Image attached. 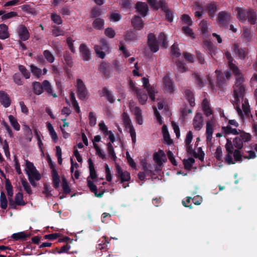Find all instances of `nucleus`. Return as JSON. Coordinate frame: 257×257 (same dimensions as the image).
<instances>
[{"instance_id": "nucleus-1", "label": "nucleus", "mask_w": 257, "mask_h": 257, "mask_svg": "<svg viewBox=\"0 0 257 257\" xmlns=\"http://www.w3.org/2000/svg\"><path fill=\"white\" fill-rule=\"evenodd\" d=\"M168 41L165 34L160 33L157 40L155 35L153 33H149L148 35L147 44L150 51L153 53H156L159 50V43H161V46L164 48L168 47Z\"/></svg>"}, {"instance_id": "nucleus-2", "label": "nucleus", "mask_w": 257, "mask_h": 257, "mask_svg": "<svg viewBox=\"0 0 257 257\" xmlns=\"http://www.w3.org/2000/svg\"><path fill=\"white\" fill-rule=\"evenodd\" d=\"M88 163L89 165V176L87 179V185L90 191L94 194V195L97 197H102L105 192V190L102 189L99 193L97 192V187L94 184L92 180L95 179L97 178V174L95 170L94 166L91 159L89 158L88 160Z\"/></svg>"}, {"instance_id": "nucleus-3", "label": "nucleus", "mask_w": 257, "mask_h": 257, "mask_svg": "<svg viewBox=\"0 0 257 257\" xmlns=\"http://www.w3.org/2000/svg\"><path fill=\"white\" fill-rule=\"evenodd\" d=\"M122 120L126 128L129 129V133L131 135L132 143L135 144L136 142V134L132 121L128 114L125 112L122 113Z\"/></svg>"}, {"instance_id": "nucleus-4", "label": "nucleus", "mask_w": 257, "mask_h": 257, "mask_svg": "<svg viewBox=\"0 0 257 257\" xmlns=\"http://www.w3.org/2000/svg\"><path fill=\"white\" fill-rule=\"evenodd\" d=\"M231 14L227 11H221L218 14L217 20L219 26L225 29L228 28Z\"/></svg>"}, {"instance_id": "nucleus-5", "label": "nucleus", "mask_w": 257, "mask_h": 257, "mask_svg": "<svg viewBox=\"0 0 257 257\" xmlns=\"http://www.w3.org/2000/svg\"><path fill=\"white\" fill-rule=\"evenodd\" d=\"M100 46L95 45L94 50L96 54L101 59H103L105 56V52H108L109 46L107 41L103 38L101 39L100 41Z\"/></svg>"}, {"instance_id": "nucleus-6", "label": "nucleus", "mask_w": 257, "mask_h": 257, "mask_svg": "<svg viewBox=\"0 0 257 257\" xmlns=\"http://www.w3.org/2000/svg\"><path fill=\"white\" fill-rule=\"evenodd\" d=\"M233 146L231 141L227 139V143L225 145L227 154L225 157V162L229 165L235 164L232 157V155L234 151Z\"/></svg>"}, {"instance_id": "nucleus-7", "label": "nucleus", "mask_w": 257, "mask_h": 257, "mask_svg": "<svg viewBox=\"0 0 257 257\" xmlns=\"http://www.w3.org/2000/svg\"><path fill=\"white\" fill-rule=\"evenodd\" d=\"M76 86L78 98L82 100H84L86 97L87 90L85 85L81 79H77Z\"/></svg>"}, {"instance_id": "nucleus-8", "label": "nucleus", "mask_w": 257, "mask_h": 257, "mask_svg": "<svg viewBox=\"0 0 257 257\" xmlns=\"http://www.w3.org/2000/svg\"><path fill=\"white\" fill-rule=\"evenodd\" d=\"M115 169V175L120 179L121 183L128 182L130 180L131 175L128 172L123 171L120 166L117 164H116Z\"/></svg>"}, {"instance_id": "nucleus-9", "label": "nucleus", "mask_w": 257, "mask_h": 257, "mask_svg": "<svg viewBox=\"0 0 257 257\" xmlns=\"http://www.w3.org/2000/svg\"><path fill=\"white\" fill-rule=\"evenodd\" d=\"M232 50L238 59L244 60L247 55V49L246 48L240 47L237 43L233 44Z\"/></svg>"}, {"instance_id": "nucleus-10", "label": "nucleus", "mask_w": 257, "mask_h": 257, "mask_svg": "<svg viewBox=\"0 0 257 257\" xmlns=\"http://www.w3.org/2000/svg\"><path fill=\"white\" fill-rule=\"evenodd\" d=\"M99 69L102 72L105 79H108L112 76V68L106 62L103 61L100 63Z\"/></svg>"}, {"instance_id": "nucleus-11", "label": "nucleus", "mask_w": 257, "mask_h": 257, "mask_svg": "<svg viewBox=\"0 0 257 257\" xmlns=\"http://www.w3.org/2000/svg\"><path fill=\"white\" fill-rule=\"evenodd\" d=\"M193 125L195 130L200 131L203 126V117L200 112L196 113L193 119Z\"/></svg>"}, {"instance_id": "nucleus-12", "label": "nucleus", "mask_w": 257, "mask_h": 257, "mask_svg": "<svg viewBox=\"0 0 257 257\" xmlns=\"http://www.w3.org/2000/svg\"><path fill=\"white\" fill-rule=\"evenodd\" d=\"M163 82L165 91L170 93H173L174 91V82L168 75H166L163 77Z\"/></svg>"}, {"instance_id": "nucleus-13", "label": "nucleus", "mask_w": 257, "mask_h": 257, "mask_svg": "<svg viewBox=\"0 0 257 257\" xmlns=\"http://www.w3.org/2000/svg\"><path fill=\"white\" fill-rule=\"evenodd\" d=\"M79 51L83 61H88L91 59V56L90 50L85 44L82 43L80 44Z\"/></svg>"}, {"instance_id": "nucleus-14", "label": "nucleus", "mask_w": 257, "mask_h": 257, "mask_svg": "<svg viewBox=\"0 0 257 257\" xmlns=\"http://www.w3.org/2000/svg\"><path fill=\"white\" fill-rule=\"evenodd\" d=\"M135 8L137 11L143 17H146L149 12V7L147 3L138 2L136 4Z\"/></svg>"}, {"instance_id": "nucleus-15", "label": "nucleus", "mask_w": 257, "mask_h": 257, "mask_svg": "<svg viewBox=\"0 0 257 257\" xmlns=\"http://www.w3.org/2000/svg\"><path fill=\"white\" fill-rule=\"evenodd\" d=\"M215 73L217 74L216 86L219 89H223L224 86L226 85V81L224 74L217 70L215 71Z\"/></svg>"}, {"instance_id": "nucleus-16", "label": "nucleus", "mask_w": 257, "mask_h": 257, "mask_svg": "<svg viewBox=\"0 0 257 257\" xmlns=\"http://www.w3.org/2000/svg\"><path fill=\"white\" fill-rule=\"evenodd\" d=\"M143 86L146 89L148 95L152 101H154L155 100V91L152 87H151L149 84V79L146 77L142 78Z\"/></svg>"}, {"instance_id": "nucleus-17", "label": "nucleus", "mask_w": 257, "mask_h": 257, "mask_svg": "<svg viewBox=\"0 0 257 257\" xmlns=\"http://www.w3.org/2000/svg\"><path fill=\"white\" fill-rule=\"evenodd\" d=\"M133 90L135 91L140 103L145 104L148 99V95L146 92L136 87L133 88Z\"/></svg>"}, {"instance_id": "nucleus-18", "label": "nucleus", "mask_w": 257, "mask_h": 257, "mask_svg": "<svg viewBox=\"0 0 257 257\" xmlns=\"http://www.w3.org/2000/svg\"><path fill=\"white\" fill-rule=\"evenodd\" d=\"M18 33L20 39L25 41L30 38V33L26 26L20 25L18 28Z\"/></svg>"}, {"instance_id": "nucleus-19", "label": "nucleus", "mask_w": 257, "mask_h": 257, "mask_svg": "<svg viewBox=\"0 0 257 257\" xmlns=\"http://www.w3.org/2000/svg\"><path fill=\"white\" fill-rule=\"evenodd\" d=\"M245 93L244 86H234L233 95L236 101H238L239 98H243Z\"/></svg>"}, {"instance_id": "nucleus-20", "label": "nucleus", "mask_w": 257, "mask_h": 257, "mask_svg": "<svg viewBox=\"0 0 257 257\" xmlns=\"http://www.w3.org/2000/svg\"><path fill=\"white\" fill-rule=\"evenodd\" d=\"M0 102L6 108L10 106L11 103L9 95L3 90L0 91Z\"/></svg>"}, {"instance_id": "nucleus-21", "label": "nucleus", "mask_w": 257, "mask_h": 257, "mask_svg": "<svg viewBox=\"0 0 257 257\" xmlns=\"http://www.w3.org/2000/svg\"><path fill=\"white\" fill-rule=\"evenodd\" d=\"M144 22L141 18L139 16H135L132 20V25L134 29L137 30H141L144 26Z\"/></svg>"}, {"instance_id": "nucleus-22", "label": "nucleus", "mask_w": 257, "mask_h": 257, "mask_svg": "<svg viewBox=\"0 0 257 257\" xmlns=\"http://www.w3.org/2000/svg\"><path fill=\"white\" fill-rule=\"evenodd\" d=\"M253 37V33L251 32L250 29L246 27H243L241 37L244 41L247 43L251 41Z\"/></svg>"}, {"instance_id": "nucleus-23", "label": "nucleus", "mask_w": 257, "mask_h": 257, "mask_svg": "<svg viewBox=\"0 0 257 257\" xmlns=\"http://www.w3.org/2000/svg\"><path fill=\"white\" fill-rule=\"evenodd\" d=\"M205 8L206 10L207 11L208 16L212 19L217 10L216 4L214 2L207 4Z\"/></svg>"}, {"instance_id": "nucleus-24", "label": "nucleus", "mask_w": 257, "mask_h": 257, "mask_svg": "<svg viewBox=\"0 0 257 257\" xmlns=\"http://www.w3.org/2000/svg\"><path fill=\"white\" fill-rule=\"evenodd\" d=\"M30 236V234L25 231H22L14 233L12 235V238L16 241H25Z\"/></svg>"}, {"instance_id": "nucleus-25", "label": "nucleus", "mask_w": 257, "mask_h": 257, "mask_svg": "<svg viewBox=\"0 0 257 257\" xmlns=\"http://www.w3.org/2000/svg\"><path fill=\"white\" fill-rule=\"evenodd\" d=\"M202 105V109L206 116L208 117L213 114V110L210 106L209 102L207 99L205 98L203 99Z\"/></svg>"}, {"instance_id": "nucleus-26", "label": "nucleus", "mask_w": 257, "mask_h": 257, "mask_svg": "<svg viewBox=\"0 0 257 257\" xmlns=\"http://www.w3.org/2000/svg\"><path fill=\"white\" fill-rule=\"evenodd\" d=\"M125 41L126 42H132L138 40V33L135 30H130L126 32Z\"/></svg>"}, {"instance_id": "nucleus-27", "label": "nucleus", "mask_w": 257, "mask_h": 257, "mask_svg": "<svg viewBox=\"0 0 257 257\" xmlns=\"http://www.w3.org/2000/svg\"><path fill=\"white\" fill-rule=\"evenodd\" d=\"M204 45L207 47L209 53L213 58L214 56L216 55L217 49L212 42L210 41H206L204 42Z\"/></svg>"}, {"instance_id": "nucleus-28", "label": "nucleus", "mask_w": 257, "mask_h": 257, "mask_svg": "<svg viewBox=\"0 0 257 257\" xmlns=\"http://www.w3.org/2000/svg\"><path fill=\"white\" fill-rule=\"evenodd\" d=\"M52 176L53 186L55 189H58L60 187L61 181L57 170L52 171Z\"/></svg>"}, {"instance_id": "nucleus-29", "label": "nucleus", "mask_w": 257, "mask_h": 257, "mask_svg": "<svg viewBox=\"0 0 257 257\" xmlns=\"http://www.w3.org/2000/svg\"><path fill=\"white\" fill-rule=\"evenodd\" d=\"M9 37L8 27L4 24H0V39L5 40Z\"/></svg>"}, {"instance_id": "nucleus-30", "label": "nucleus", "mask_w": 257, "mask_h": 257, "mask_svg": "<svg viewBox=\"0 0 257 257\" xmlns=\"http://www.w3.org/2000/svg\"><path fill=\"white\" fill-rule=\"evenodd\" d=\"M236 10L237 11V19L241 22L245 21L246 20L248 11L240 8H237Z\"/></svg>"}, {"instance_id": "nucleus-31", "label": "nucleus", "mask_w": 257, "mask_h": 257, "mask_svg": "<svg viewBox=\"0 0 257 257\" xmlns=\"http://www.w3.org/2000/svg\"><path fill=\"white\" fill-rule=\"evenodd\" d=\"M43 91L45 90L48 94H51L54 97H56L57 96L55 93H53V90L50 83L47 80L43 82Z\"/></svg>"}, {"instance_id": "nucleus-32", "label": "nucleus", "mask_w": 257, "mask_h": 257, "mask_svg": "<svg viewBox=\"0 0 257 257\" xmlns=\"http://www.w3.org/2000/svg\"><path fill=\"white\" fill-rule=\"evenodd\" d=\"M185 94L186 98L188 99L189 103L191 107L195 105V98L194 93L192 91L189 89H186L185 91Z\"/></svg>"}, {"instance_id": "nucleus-33", "label": "nucleus", "mask_w": 257, "mask_h": 257, "mask_svg": "<svg viewBox=\"0 0 257 257\" xmlns=\"http://www.w3.org/2000/svg\"><path fill=\"white\" fill-rule=\"evenodd\" d=\"M34 92L36 95H40L43 92V83L35 81L32 84Z\"/></svg>"}, {"instance_id": "nucleus-34", "label": "nucleus", "mask_w": 257, "mask_h": 257, "mask_svg": "<svg viewBox=\"0 0 257 257\" xmlns=\"http://www.w3.org/2000/svg\"><path fill=\"white\" fill-rule=\"evenodd\" d=\"M213 133V131L212 125L209 121H208L206 123V141L207 142L211 141Z\"/></svg>"}, {"instance_id": "nucleus-35", "label": "nucleus", "mask_w": 257, "mask_h": 257, "mask_svg": "<svg viewBox=\"0 0 257 257\" xmlns=\"http://www.w3.org/2000/svg\"><path fill=\"white\" fill-rule=\"evenodd\" d=\"M75 41V40L73 39V36H67L66 43H67V45L69 50L72 53H75L76 52V50L74 46V44H73V43Z\"/></svg>"}, {"instance_id": "nucleus-36", "label": "nucleus", "mask_w": 257, "mask_h": 257, "mask_svg": "<svg viewBox=\"0 0 257 257\" xmlns=\"http://www.w3.org/2000/svg\"><path fill=\"white\" fill-rule=\"evenodd\" d=\"M142 165L143 172L145 173L146 176L151 177L154 174L153 171L152 170L151 165H148L146 162H144Z\"/></svg>"}, {"instance_id": "nucleus-37", "label": "nucleus", "mask_w": 257, "mask_h": 257, "mask_svg": "<svg viewBox=\"0 0 257 257\" xmlns=\"http://www.w3.org/2000/svg\"><path fill=\"white\" fill-rule=\"evenodd\" d=\"M5 189L7 192L8 197H12L13 196V187L10 180L9 179L6 180Z\"/></svg>"}, {"instance_id": "nucleus-38", "label": "nucleus", "mask_w": 257, "mask_h": 257, "mask_svg": "<svg viewBox=\"0 0 257 257\" xmlns=\"http://www.w3.org/2000/svg\"><path fill=\"white\" fill-rule=\"evenodd\" d=\"M104 21L101 18H96L92 24L94 28L97 30H101L103 28Z\"/></svg>"}, {"instance_id": "nucleus-39", "label": "nucleus", "mask_w": 257, "mask_h": 257, "mask_svg": "<svg viewBox=\"0 0 257 257\" xmlns=\"http://www.w3.org/2000/svg\"><path fill=\"white\" fill-rule=\"evenodd\" d=\"M8 117L11 125L16 131H19L20 130V125L19 124L17 118L13 115H9Z\"/></svg>"}, {"instance_id": "nucleus-40", "label": "nucleus", "mask_w": 257, "mask_h": 257, "mask_svg": "<svg viewBox=\"0 0 257 257\" xmlns=\"http://www.w3.org/2000/svg\"><path fill=\"white\" fill-rule=\"evenodd\" d=\"M256 16L255 13L253 10H248L247 11V16L246 18V20L252 25H253L256 22Z\"/></svg>"}, {"instance_id": "nucleus-41", "label": "nucleus", "mask_w": 257, "mask_h": 257, "mask_svg": "<svg viewBox=\"0 0 257 257\" xmlns=\"http://www.w3.org/2000/svg\"><path fill=\"white\" fill-rule=\"evenodd\" d=\"M195 163V160L193 158H189L188 159H185L183 161V165L186 170H190L193 165Z\"/></svg>"}, {"instance_id": "nucleus-42", "label": "nucleus", "mask_w": 257, "mask_h": 257, "mask_svg": "<svg viewBox=\"0 0 257 257\" xmlns=\"http://www.w3.org/2000/svg\"><path fill=\"white\" fill-rule=\"evenodd\" d=\"M222 130L226 135H229L230 134L233 135H238L239 134L238 131L236 128H233L230 125L222 126Z\"/></svg>"}, {"instance_id": "nucleus-43", "label": "nucleus", "mask_w": 257, "mask_h": 257, "mask_svg": "<svg viewBox=\"0 0 257 257\" xmlns=\"http://www.w3.org/2000/svg\"><path fill=\"white\" fill-rule=\"evenodd\" d=\"M15 201L16 204L20 206H24L26 204L25 202L23 200V195L21 192H18L15 195Z\"/></svg>"}, {"instance_id": "nucleus-44", "label": "nucleus", "mask_w": 257, "mask_h": 257, "mask_svg": "<svg viewBox=\"0 0 257 257\" xmlns=\"http://www.w3.org/2000/svg\"><path fill=\"white\" fill-rule=\"evenodd\" d=\"M160 8L165 13L170 11L165 0H160L158 2L156 9L158 10Z\"/></svg>"}, {"instance_id": "nucleus-45", "label": "nucleus", "mask_w": 257, "mask_h": 257, "mask_svg": "<svg viewBox=\"0 0 257 257\" xmlns=\"http://www.w3.org/2000/svg\"><path fill=\"white\" fill-rule=\"evenodd\" d=\"M47 127L49 131L50 134L51 136L52 139L56 142L57 140V135L52 125L49 122H47Z\"/></svg>"}, {"instance_id": "nucleus-46", "label": "nucleus", "mask_w": 257, "mask_h": 257, "mask_svg": "<svg viewBox=\"0 0 257 257\" xmlns=\"http://www.w3.org/2000/svg\"><path fill=\"white\" fill-rule=\"evenodd\" d=\"M103 96H106L107 99L110 103H113L114 101V99L113 98V96L111 92L107 89L106 87H103L102 90Z\"/></svg>"}, {"instance_id": "nucleus-47", "label": "nucleus", "mask_w": 257, "mask_h": 257, "mask_svg": "<svg viewBox=\"0 0 257 257\" xmlns=\"http://www.w3.org/2000/svg\"><path fill=\"white\" fill-rule=\"evenodd\" d=\"M228 65L235 76L239 75L241 73L238 67L233 62H228Z\"/></svg>"}, {"instance_id": "nucleus-48", "label": "nucleus", "mask_w": 257, "mask_h": 257, "mask_svg": "<svg viewBox=\"0 0 257 257\" xmlns=\"http://www.w3.org/2000/svg\"><path fill=\"white\" fill-rule=\"evenodd\" d=\"M107 147L108 154L110 156L112 160L114 161H115L117 157L115 155L113 147L111 143H108L107 144Z\"/></svg>"}, {"instance_id": "nucleus-49", "label": "nucleus", "mask_w": 257, "mask_h": 257, "mask_svg": "<svg viewBox=\"0 0 257 257\" xmlns=\"http://www.w3.org/2000/svg\"><path fill=\"white\" fill-rule=\"evenodd\" d=\"M14 82L18 85H22L24 81L22 79V75L19 73H16L13 76Z\"/></svg>"}, {"instance_id": "nucleus-50", "label": "nucleus", "mask_w": 257, "mask_h": 257, "mask_svg": "<svg viewBox=\"0 0 257 257\" xmlns=\"http://www.w3.org/2000/svg\"><path fill=\"white\" fill-rule=\"evenodd\" d=\"M18 68L19 71L21 73V75L25 78V79H29L30 77V72L26 69V68L22 65H19L18 66Z\"/></svg>"}, {"instance_id": "nucleus-51", "label": "nucleus", "mask_w": 257, "mask_h": 257, "mask_svg": "<svg viewBox=\"0 0 257 257\" xmlns=\"http://www.w3.org/2000/svg\"><path fill=\"white\" fill-rule=\"evenodd\" d=\"M26 173L27 175L28 173H30L32 172H34L37 170L36 167L34 166V164L32 162H30L28 160H26Z\"/></svg>"}, {"instance_id": "nucleus-52", "label": "nucleus", "mask_w": 257, "mask_h": 257, "mask_svg": "<svg viewBox=\"0 0 257 257\" xmlns=\"http://www.w3.org/2000/svg\"><path fill=\"white\" fill-rule=\"evenodd\" d=\"M171 51L172 54L176 57H178L181 55V53L177 43H174L171 46Z\"/></svg>"}, {"instance_id": "nucleus-53", "label": "nucleus", "mask_w": 257, "mask_h": 257, "mask_svg": "<svg viewBox=\"0 0 257 257\" xmlns=\"http://www.w3.org/2000/svg\"><path fill=\"white\" fill-rule=\"evenodd\" d=\"M233 143L234 146L237 149L240 150L243 147V142L240 139V137L239 136H237L234 138L233 141Z\"/></svg>"}, {"instance_id": "nucleus-54", "label": "nucleus", "mask_w": 257, "mask_h": 257, "mask_svg": "<svg viewBox=\"0 0 257 257\" xmlns=\"http://www.w3.org/2000/svg\"><path fill=\"white\" fill-rule=\"evenodd\" d=\"M27 175L28 176V179H30V177L32 179H35L36 181H39L41 179V174L37 170L34 172L28 173Z\"/></svg>"}, {"instance_id": "nucleus-55", "label": "nucleus", "mask_w": 257, "mask_h": 257, "mask_svg": "<svg viewBox=\"0 0 257 257\" xmlns=\"http://www.w3.org/2000/svg\"><path fill=\"white\" fill-rule=\"evenodd\" d=\"M89 123L91 126H94L96 123V117L95 113L91 111L89 113Z\"/></svg>"}, {"instance_id": "nucleus-56", "label": "nucleus", "mask_w": 257, "mask_h": 257, "mask_svg": "<svg viewBox=\"0 0 257 257\" xmlns=\"http://www.w3.org/2000/svg\"><path fill=\"white\" fill-rule=\"evenodd\" d=\"M234 157L233 161L235 163L237 162H242V155L241 154L240 151L238 149H236L234 150L233 153L232 154Z\"/></svg>"}, {"instance_id": "nucleus-57", "label": "nucleus", "mask_w": 257, "mask_h": 257, "mask_svg": "<svg viewBox=\"0 0 257 257\" xmlns=\"http://www.w3.org/2000/svg\"><path fill=\"white\" fill-rule=\"evenodd\" d=\"M51 20L55 24L60 25L62 23V20L61 17L56 13H52L51 16Z\"/></svg>"}, {"instance_id": "nucleus-58", "label": "nucleus", "mask_w": 257, "mask_h": 257, "mask_svg": "<svg viewBox=\"0 0 257 257\" xmlns=\"http://www.w3.org/2000/svg\"><path fill=\"white\" fill-rule=\"evenodd\" d=\"M52 34L55 37L63 35V30L59 26H52Z\"/></svg>"}, {"instance_id": "nucleus-59", "label": "nucleus", "mask_w": 257, "mask_h": 257, "mask_svg": "<svg viewBox=\"0 0 257 257\" xmlns=\"http://www.w3.org/2000/svg\"><path fill=\"white\" fill-rule=\"evenodd\" d=\"M43 55L45 59L50 63H52L54 61V57L49 50H45Z\"/></svg>"}, {"instance_id": "nucleus-60", "label": "nucleus", "mask_w": 257, "mask_h": 257, "mask_svg": "<svg viewBox=\"0 0 257 257\" xmlns=\"http://www.w3.org/2000/svg\"><path fill=\"white\" fill-rule=\"evenodd\" d=\"M30 67L32 73L35 75L38 78H39L42 74L41 69L33 65H31Z\"/></svg>"}, {"instance_id": "nucleus-61", "label": "nucleus", "mask_w": 257, "mask_h": 257, "mask_svg": "<svg viewBox=\"0 0 257 257\" xmlns=\"http://www.w3.org/2000/svg\"><path fill=\"white\" fill-rule=\"evenodd\" d=\"M22 184L24 187L25 191L29 194L31 195L32 194V191L31 190L30 186L29 185L28 183L25 179H22L21 180Z\"/></svg>"}, {"instance_id": "nucleus-62", "label": "nucleus", "mask_w": 257, "mask_h": 257, "mask_svg": "<svg viewBox=\"0 0 257 257\" xmlns=\"http://www.w3.org/2000/svg\"><path fill=\"white\" fill-rule=\"evenodd\" d=\"M199 27L201 29V32L203 34H205L208 31V24L206 20H203L201 21Z\"/></svg>"}, {"instance_id": "nucleus-63", "label": "nucleus", "mask_w": 257, "mask_h": 257, "mask_svg": "<svg viewBox=\"0 0 257 257\" xmlns=\"http://www.w3.org/2000/svg\"><path fill=\"white\" fill-rule=\"evenodd\" d=\"M104 34L110 38H113L116 35L114 30L111 27L107 28L104 31Z\"/></svg>"}, {"instance_id": "nucleus-64", "label": "nucleus", "mask_w": 257, "mask_h": 257, "mask_svg": "<svg viewBox=\"0 0 257 257\" xmlns=\"http://www.w3.org/2000/svg\"><path fill=\"white\" fill-rule=\"evenodd\" d=\"M189 26H184L182 27V31L183 33L186 35L190 36L191 38H194V33L191 28L189 27Z\"/></svg>"}]
</instances>
